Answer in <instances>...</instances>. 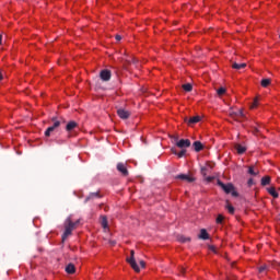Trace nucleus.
Masks as SVG:
<instances>
[{"instance_id": "obj_24", "label": "nucleus", "mask_w": 280, "mask_h": 280, "mask_svg": "<svg viewBox=\"0 0 280 280\" xmlns=\"http://www.w3.org/2000/svg\"><path fill=\"white\" fill-rule=\"evenodd\" d=\"M261 86L266 89L267 86H270V79H262L260 82Z\"/></svg>"}, {"instance_id": "obj_21", "label": "nucleus", "mask_w": 280, "mask_h": 280, "mask_svg": "<svg viewBox=\"0 0 280 280\" xmlns=\"http://www.w3.org/2000/svg\"><path fill=\"white\" fill-rule=\"evenodd\" d=\"M177 240L180 242V244H187V242H191V237H186L184 235L178 236Z\"/></svg>"}, {"instance_id": "obj_39", "label": "nucleus", "mask_w": 280, "mask_h": 280, "mask_svg": "<svg viewBox=\"0 0 280 280\" xmlns=\"http://www.w3.org/2000/svg\"><path fill=\"white\" fill-rule=\"evenodd\" d=\"M126 62H128V63L135 62V59H133V58H131V59H126Z\"/></svg>"}, {"instance_id": "obj_27", "label": "nucleus", "mask_w": 280, "mask_h": 280, "mask_svg": "<svg viewBox=\"0 0 280 280\" xmlns=\"http://www.w3.org/2000/svg\"><path fill=\"white\" fill-rule=\"evenodd\" d=\"M248 174H250V176H257V174H259V172H256L255 167L249 166L248 167Z\"/></svg>"}, {"instance_id": "obj_25", "label": "nucleus", "mask_w": 280, "mask_h": 280, "mask_svg": "<svg viewBox=\"0 0 280 280\" xmlns=\"http://www.w3.org/2000/svg\"><path fill=\"white\" fill-rule=\"evenodd\" d=\"M229 115L230 117H232V119H235V121H237V112H233V108L229 110Z\"/></svg>"}, {"instance_id": "obj_37", "label": "nucleus", "mask_w": 280, "mask_h": 280, "mask_svg": "<svg viewBox=\"0 0 280 280\" xmlns=\"http://www.w3.org/2000/svg\"><path fill=\"white\" fill-rule=\"evenodd\" d=\"M140 266H141V268H145V261L140 260Z\"/></svg>"}, {"instance_id": "obj_41", "label": "nucleus", "mask_w": 280, "mask_h": 280, "mask_svg": "<svg viewBox=\"0 0 280 280\" xmlns=\"http://www.w3.org/2000/svg\"><path fill=\"white\" fill-rule=\"evenodd\" d=\"M109 244H110L112 246H115V244H117V242L110 241Z\"/></svg>"}, {"instance_id": "obj_32", "label": "nucleus", "mask_w": 280, "mask_h": 280, "mask_svg": "<svg viewBox=\"0 0 280 280\" xmlns=\"http://www.w3.org/2000/svg\"><path fill=\"white\" fill-rule=\"evenodd\" d=\"M228 211H235V208L231 206V203H226Z\"/></svg>"}, {"instance_id": "obj_29", "label": "nucleus", "mask_w": 280, "mask_h": 280, "mask_svg": "<svg viewBox=\"0 0 280 280\" xmlns=\"http://www.w3.org/2000/svg\"><path fill=\"white\" fill-rule=\"evenodd\" d=\"M170 138L172 139V141H173V143H175V145H176V143H178V135H174V136H170Z\"/></svg>"}, {"instance_id": "obj_14", "label": "nucleus", "mask_w": 280, "mask_h": 280, "mask_svg": "<svg viewBox=\"0 0 280 280\" xmlns=\"http://www.w3.org/2000/svg\"><path fill=\"white\" fill-rule=\"evenodd\" d=\"M232 69H235L236 71L246 69V63H237L235 61H232Z\"/></svg>"}, {"instance_id": "obj_16", "label": "nucleus", "mask_w": 280, "mask_h": 280, "mask_svg": "<svg viewBox=\"0 0 280 280\" xmlns=\"http://www.w3.org/2000/svg\"><path fill=\"white\" fill-rule=\"evenodd\" d=\"M66 272H67L68 275H74V272H75V265L69 264V265L66 267Z\"/></svg>"}, {"instance_id": "obj_7", "label": "nucleus", "mask_w": 280, "mask_h": 280, "mask_svg": "<svg viewBox=\"0 0 280 280\" xmlns=\"http://www.w3.org/2000/svg\"><path fill=\"white\" fill-rule=\"evenodd\" d=\"M175 178L177 180H185L186 183H194L196 180L195 177H191L188 174H179V175H176Z\"/></svg>"}, {"instance_id": "obj_38", "label": "nucleus", "mask_w": 280, "mask_h": 280, "mask_svg": "<svg viewBox=\"0 0 280 280\" xmlns=\"http://www.w3.org/2000/svg\"><path fill=\"white\" fill-rule=\"evenodd\" d=\"M266 270V266L259 267V272H264Z\"/></svg>"}, {"instance_id": "obj_8", "label": "nucleus", "mask_w": 280, "mask_h": 280, "mask_svg": "<svg viewBox=\"0 0 280 280\" xmlns=\"http://www.w3.org/2000/svg\"><path fill=\"white\" fill-rule=\"evenodd\" d=\"M176 145L183 150L184 148H190L191 141L189 139H180L176 142Z\"/></svg>"}, {"instance_id": "obj_5", "label": "nucleus", "mask_w": 280, "mask_h": 280, "mask_svg": "<svg viewBox=\"0 0 280 280\" xmlns=\"http://www.w3.org/2000/svg\"><path fill=\"white\" fill-rule=\"evenodd\" d=\"M100 198H102V192H100V190L96 192H90L89 196L85 197L84 203L95 202V200H100Z\"/></svg>"}, {"instance_id": "obj_1", "label": "nucleus", "mask_w": 280, "mask_h": 280, "mask_svg": "<svg viewBox=\"0 0 280 280\" xmlns=\"http://www.w3.org/2000/svg\"><path fill=\"white\" fill-rule=\"evenodd\" d=\"M78 224H80V219H78L77 221L73 222L71 217H68L65 220V222H63L65 232L62 234V242H65V240H67V237H69V235H71V233H73V231H75V229H78Z\"/></svg>"}, {"instance_id": "obj_4", "label": "nucleus", "mask_w": 280, "mask_h": 280, "mask_svg": "<svg viewBox=\"0 0 280 280\" xmlns=\"http://www.w3.org/2000/svg\"><path fill=\"white\" fill-rule=\"evenodd\" d=\"M127 262L131 266L135 272H141L139 265H137V260L135 259V250H130V258H127Z\"/></svg>"}, {"instance_id": "obj_42", "label": "nucleus", "mask_w": 280, "mask_h": 280, "mask_svg": "<svg viewBox=\"0 0 280 280\" xmlns=\"http://www.w3.org/2000/svg\"><path fill=\"white\" fill-rule=\"evenodd\" d=\"M180 273H182V275H185V268H182V269H180Z\"/></svg>"}, {"instance_id": "obj_45", "label": "nucleus", "mask_w": 280, "mask_h": 280, "mask_svg": "<svg viewBox=\"0 0 280 280\" xmlns=\"http://www.w3.org/2000/svg\"><path fill=\"white\" fill-rule=\"evenodd\" d=\"M3 40V36L0 35V45H1V42Z\"/></svg>"}, {"instance_id": "obj_18", "label": "nucleus", "mask_w": 280, "mask_h": 280, "mask_svg": "<svg viewBox=\"0 0 280 280\" xmlns=\"http://www.w3.org/2000/svg\"><path fill=\"white\" fill-rule=\"evenodd\" d=\"M267 191L272 196V198H279V194H277V189L275 187L267 188Z\"/></svg>"}, {"instance_id": "obj_6", "label": "nucleus", "mask_w": 280, "mask_h": 280, "mask_svg": "<svg viewBox=\"0 0 280 280\" xmlns=\"http://www.w3.org/2000/svg\"><path fill=\"white\" fill-rule=\"evenodd\" d=\"M113 73L108 69H104L100 72V78L103 82H109Z\"/></svg>"}, {"instance_id": "obj_3", "label": "nucleus", "mask_w": 280, "mask_h": 280, "mask_svg": "<svg viewBox=\"0 0 280 280\" xmlns=\"http://www.w3.org/2000/svg\"><path fill=\"white\" fill-rule=\"evenodd\" d=\"M218 185L219 187H221V189H223V191H225L226 194H231L233 198H237L240 196V194H237V190H235V186H233V184H224L221 180H218Z\"/></svg>"}, {"instance_id": "obj_17", "label": "nucleus", "mask_w": 280, "mask_h": 280, "mask_svg": "<svg viewBox=\"0 0 280 280\" xmlns=\"http://www.w3.org/2000/svg\"><path fill=\"white\" fill-rule=\"evenodd\" d=\"M199 240H209V233L206 229L200 230Z\"/></svg>"}, {"instance_id": "obj_43", "label": "nucleus", "mask_w": 280, "mask_h": 280, "mask_svg": "<svg viewBox=\"0 0 280 280\" xmlns=\"http://www.w3.org/2000/svg\"><path fill=\"white\" fill-rule=\"evenodd\" d=\"M3 80V74L0 72V82Z\"/></svg>"}, {"instance_id": "obj_26", "label": "nucleus", "mask_w": 280, "mask_h": 280, "mask_svg": "<svg viewBox=\"0 0 280 280\" xmlns=\"http://www.w3.org/2000/svg\"><path fill=\"white\" fill-rule=\"evenodd\" d=\"M236 115H237V121H240V117H241L242 119H244V118L246 117V115H244V110H242V109H238V110L236 112Z\"/></svg>"}, {"instance_id": "obj_2", "label": "nucleus", "mask_w": 280, "mask_h": 280, "mask_svg": "<svg viewBox=\"0 0 280 280\" xmlns=\"http://www.w3.org/2000/svg\"><path fill=\"white\" fill-rule=\"evenodd\" d=\"M51 121H52V125L46 129L45 137H51V132H55V130H58L61 124L65 122V119L58 118L55 116L51 118Z\"/></svg>"}, {"instance_id": "obj_22", "label": "nucleus", "mask_w": 280, "mask_h": 280, "mask_svg": "<svg viewBox=\"0 0 280 280\" xmlns=\"http://www.w3.org/2000/svg\"><path fill=\"white\" fill-rule=\"evenodd\" d=\"M184 91H186V93H190V91L194 90V85H191V83H186L183 85Z\"/></svg>"}, {"instance_id": "obj_9", "label": "nucleus", "mask_w": 280, "mask_h": 280, "mask_svg": "<svg viewBox=\"0 0 280 280\" xmlns=\"http://www.w3.org/2000/svg\"><path fill=\"white\" fill-rule=\"evenodd\" d=\"M116 170L121 173V176H128V167L124 163H118L116 166Z\"/></svg>"}, {"instance_id": "obj_44", "label": "nucleus", "mask_w": 280, "mask_h": 280, "mask_svg": "<svg viewBox=\"0 0 280 280\" xmlns=\"http://www.w3.org/2000/svg\"><path fill=\"white\" fill-rule=\"evenodd\" d=\"M210 250H213V252H215V247H213V246H210Z\"/></svg>"}, {"instance_id": "obj_12", "label": "nucleus", "mask_w": 280, "mask_h": 280, "mask_svg": "<svg viewBox=\"0 0 280 280\" xmlns=\"http://www.w3.org/2000/svg\"><path fill=\"white\" fill-rule=\"evenodd\" d=\"M78 127V124L74 120H70L67 125H66V131L67 132H73L74 128Z\"/></svg>"}, {"instance_id": "obj_28", "label": "nucleus", "mask_w": 280, "mask_h": 280, "mask_svg": "<svg viewBox=\"0 0 280 280\" xmlns=\"http://www.w3.org/2000/svg\"><path fill=\"white\" fill-rule=\"evenodd\" d=\"M215 222H217V224H222V222H224V215L218 214Z\"/></svg>"}, {"instance_id": "obj_35", "label": "nucleus", "mask_w": 280, "mask_h": 280, "mask_svg": "<svg viewBox=\"0 0 280 280\" xmlns=\"http://www.w3.org/2000/svg\"><path fill=\"white\" fill-rule=\"evenodd\" d=\"M206 180H207V183H211V180H213V177L212 176H208V177H206Z\"/></svg>"}, {"instance_id": "obj_30", "label": "nucleus", "mask_w": 280, "mask_h": 280, "mask_svg": "<svg viewBox=\"0 0 280 280\" xmlns=\"http://www.w3.org/2000/svg\"><path fill=\"white\" fill-rule=\"evenodd\" d=\"M218 95H224V93H226V89L224 88H220L218 91H217Z\"/></svg>"}, {"instance_id": "obj_15", "label": "nucleus", "mask_w": 280, "mask_h": 280, "mask_svg": "<svg viewBox=\"0 0 280 280\" xmlns=\"http://www.w3.org/2000/svg\"><path fill=\"white\" fill-rule=\"evenodd\" d=\"M173 154H176V156H178V159H183V156H185V154H187V150L186 149H182L180 152H176V149H172Z\"/></svg>"}, {"instance_id": "obj_40", "label": "nucleus", "mask_w": 280, "mask_h": 280, "mask_svg": "<svg viewBox=\"0 0 280 280\" xmlns=\"http://www.w3.org/2000/svg\"><path fill=\"white\" fill-rule=\"evenodd\" d=\"M115 38L116 40H121V35H116Z\"/></svg>"}, {"instance_id": "obj_19", "label": "nucleus", "mask_w": 280, "mask_h": 280, "mask_svg": "<svg viewBox=\"0 0 280 280\" xmlns=\"http://www.w3.org/2000/svg\"><path fill=\"white\" fill-rule=\"evenodd\" d=\"M235 150H236L237 154H244V152H246V147H244L242 144H235Z\"/></svg>"}, {"instance_id": "obj_31", "label": "nucleus", "mask_w": 280, "mask_h": 280, "mask_svg": "<svg viewBox=\"0 0 280 280\" xmlns=\"http://www.w3.org/2000/svg\"><path fill=\"white\" fill-rule=\"evenodd\" d=\"M98 209H103L104 211H106V209H108V206L102 203L98 206Z\"/></svg>"}, {"instance_id": "obj_33", "label": "nucleus", "mask_w": 280, "mask_h": 280, "mask_svg": "<svg viewBox=\"0 0 280 280\" xmlns=\"http://www.w3.org/2000/svg\"><path fill=\"white\" fill-rule=\"evenodd\" d=\"M201 174L202 176H207V167H201Z\"/></svg>"}, {"instance_id": "obj_36", "label": "nucleus", "mask_w": 280, "mask_h": 280, "mask_svg": "<svg viewBox=\"0 0 280 280\" xmlns=\"http://www.w3.org/2000/svg\"><path fill=\"white\" fill-rule=\"evenodd\" d=\"M254 184L253 178L248 179L247 185L250 187Z\"/></svg>"}, {"instance_id": "obj_34", "label": "nucleus", "mask_w": 280, "mask_h": 280, "mask_svg": "<svg viewBox=\"0 0 280 280\" xmlns=\"http://www.w3.org/2000/svg\"><path fill=\"white\" fill-rule=\"evenodd\" d=\"M257 104H258V101L255 100L254 103H253V105L250 106V108H257Z\"/></svg>"}, {"instance_id": "obj_23", "label": "nucleus", "mask_w": 280, "mask_h": 280, "mask_svg": "<svg viewBox=\"0 0 280 280\" xmlns=\"http://www.w3.org/2000/svg\"><path fill=\"white\" fill-rule=\"evenodd\" d=\"M261 185H262V187H266V185H270V176L262 177Z\"/></svg>"}, {"instance_id": "obj_11", "label": "nucleus", "mask_w": 280, "mask_h": 280, "mask_svg": "<svg viewBox=\"0 0 280 280\" xmlns=\"http://www.w3.org/2000/svg\"><path fill=\"white\" fill-rule=\"evenodd\" d=\"M185 121L188 124V126H194L200 121V116H192L189 119L185 118Z\"/></svg>"}, {"instance_id": "obj_13", "label": "nucleus", "mask_w": 280, "mask_h": 280, "mask_svg": "<svg viewBox=\"0 0 280 280\" xmlns=\"http://www.w3.org/2000/svg\"><path fill=\"white\" fill-rule=\"evenodd\" d=\"M192 148H194L195 152H201V150L205 149V145H202V142H200V141H195L192 143Z\"/></svg>"}, {"instance_id": "obj_20", "label": "nucleus", "mask_w": 280, "mask_h": 280, "mask_svg": "<svg viewBox=\"0 0 280 280\" xmlns=\"http://www.w3.org/2000/svg\"><path fill=\"white\" fill-rule=\"evenodd\" d=\"M101 225H102L104 229H108V219L106 218V215H102V217H101Z\"/></svg>"}, {"instance_id": "obj_10", "label": "nucleus", "mask_w": 280, "mask_h": 280, "mask_svg": "<svg viewBox=\"0 0 280 280\" xmlns=\"http://www.w3.org/2000/svg\"><path fill=\"white\" fill-rule=\"evenodd\" d=\"M117 115L120 119H128L130 117V112L124 108L117 109Z\"/></svg>"}]
</instances>
